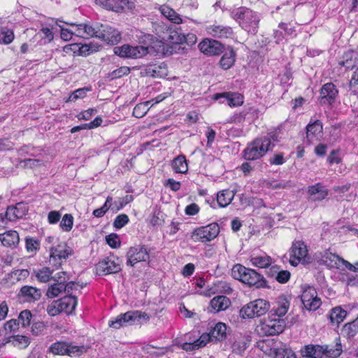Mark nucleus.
I'll return each instance as SVG.
<instances>
[{
	"mask_svg": "<svg viewBox=\"0 0 358 358\" xmlns=\"http://www.w3.org/2000/svg\"><path fill=\"white\" fill-rule=\"evenodd\" d=\"M230 15L242 29L248 33L255 34L257 32L260 17L257 12L247 7L241 6L233 9Z\"/></svg>",
	"mask_w": 358,
	"mask_h": 358,
	"instance_id": "1",
	"label": "nucleus"
},
{
	"mask_svg": "<svg viewBox=\"0 0 358 358\" xmlns=\"http://www.w3.org/2000/svg\"><path fill=\"white\" fill-rule=\"evenodd\" d=\"M231 275L234 279L238 280L249 286H255L257 288L266 286V280L261 274L241 264H236L233 266Z\"/></svg>",
	"mask_w": 358,
	"mask_h": 358,
	"instance_id": "2",
	"label": "nucleus"
},
{
	"mask_svg": "<svg viewBox=\"0 0 358 358\" xmlns=\"http://www.w3.org/2000/svg\"><path fill=\"white\" fill-rule=\"evenodd\" d=\"M270 308V304L266 300L259 299L243 306L239 311L243 319H252L264 315Z\"/></svg>",
	"mask_w": 358,
	"mask_h": 358,
	"instance_id": "3",
	"label": "nucleus"
},
{
	"mask_svg": "<svg viewBox=\"0 0 358 358\" xmlns=\"http://www.w3.org/2000/svg\"><path fill=\"white\" fill-rule=\"evenodd\" d=\"M271 144V140L268 138H256L244 150L245 159L255 160L263 157L269 150Z\"/></svg>",
	"mask_w": 358,
	"mask_h": 358,
	"instance_id": "4",
	"label": "nucleus"
},
{
	"mask_svg": "<svg viewBox=\"0 0 358 358\" xmlns=\"http://www.w3.org/2000/svg\"><path fill=\"white\" fill-rule=\"evenodd\" d=\"M73 255V249L65 242H57L50 248V263L59 268Z\"/></svg>",
	"mask_w": 358,
	"mask_h": 358,
	"instance_id": "5",
	"label": "nucleus"
},
{
	"mask_svg": "<svg viewBox=\"0 0 358 358\" xmlns=\"http://www.w3.org/2000/svg\"><path fill=\"white\" fill-rule=\"evenodd\" d=\"M141 320L148 321L149 320V316L145 313L138 310L128 311L119 315L115 320L110 321L109 326L114 329H120L122 327L140 322Z\"/></svg>",
	"mask_w": 358,
	"mask_h": 358,
	"instance_id": "6",
	"label": "nucleus"
},
{
	"mask_svg": "<svg viewBox=\"0 0 358 358\" xmlns=\"http://www.w3.org/2000/svg\"><path fill=\"white\" fill-rule=\"evenodd\" d=\"M87 351L84 345H76L71 343L57 341L49 348V352L55 355H69L71 357L80 356Z\"/></svg>",
	"mask_w": 358,
	"mask_h": 358,
	"instance_id": "7",
	"label": "nucleus"
},
{
	"mask_svg": "<svg viewBox=\"0 0 358 358\" xmlns=\"http://www.w3.org/2000/svg\"><path fill=\"white\" fill-rule=\"evenodd\" d=\"M290 264L298 266L300 263L306 264L309 262L308 250L306 243L302 241H294L289 250Z\"/></svg>",
	"mask_w": 358,
	"mask_h": 358,
	"instance_id": "8",
	"label": "nucleus"
},
{
	"mask_svg": "<svg viewBox=\"0 0 358 358\" xmlns=\"http://www.w3.org/2000/svg\"><path fill=\"white\" fill-rule=\"evenodd\" d=\"M285 328L284 320L271 317L262 320L257 326L259 334L264 336H273L282 333Z\"/></svg>",
	"mask_w": 358,
	"mask_h": 358,
	"instance_id": "9",
	"label": "nucleus"
},
{
	"mask_svg": "<svg viewBox=\"0 0 358 358\" xmlns=\"http://www.w3.org/2000/svg\"><path fill=\"white\" fill-rule=\"evenodd\" d=\"M113 51L116 55L120 57L137 59L146 55L148 53V48L141 45L132 46L124 44L114 48Z\"/></svg>",
	"mask_w": 358,
	"mask_h": 358,
	"instance_id": "10",
	"label": "nucleus"
},
{
	"mask_svg": "<svg viewBox=\"0 0 358 358\" xmlns=\"http://www.w3.org/2000/svg\"><path fill=\"white\" fill-rule=\"evenodd\" d=\"M219 232V225L216 223H212L194 230L192 238L195 242H207L214 239L218 235Z\"/></svg>",
	"mask_w": 358,
	"mask_h": 358,
	"instance_id": "11",
	"label": "nucleus"
},
{
	"mask_svg": "<svg viewBox=\"0 0 358 358\" xmlns=\"http://www.w3.org/2000/svg\"><path fill=\"white\" fill-rule=\"evenodd\" d=\"M120 271V261L114 257L105 258L96 265V273L99 275L116 273Z\"/></svg>",
	"mask_w": 358,
	"mask_h": 358,
	"instance_id": "12",
	"label": "nucleus"
},
{
	"mask_svg": "<svg viewBox=\"0 0 358 358\" xmlns=\"http://www.w3.org/2000/svg\"><path fill=\"white\" fill-rule=\"evenodd\" d=\"M301 299L304 307L309 310L317 309L321 304L320 299L317 297L315 289L311 286L303 288Z\"/></svg>",
	"mask_w": 358,
	"mask_h": 358,
	"instance_id": "13",
	"label": "nucleus"
},
{
	"mask_svg": "<svg viewBox=\"0 0 358 358\" xmlns=\"http://www.w3.org/2000/svg\"><path fill=\"white\" fill-rule=\"evenodd\" d=\"M127 257V264L134 266L138 262L148 261L150 255L144 245H136L129 250Z\"/></svg>",
	"mask_w": 358,
	"mask_h": 358,
	"instance_id": "14",
	"label": "nucleus"
},
{
	"mask_svg": "<svg viewBox=\"0 0 358 358\" xmlns=\"http://www.w3.org/2000/svg\"><path fill=\"white\" fill-rule=\"evenodd\" d=\"M96 38L101 39L107 44L115 45L120 41L121 34L116 29L100 24Z\"/></svg>",
	"mask_w": 358,
	"mask_h": 358,
	"instance_id": "15",
	"label": "nucleus"
},
{
	"mask_svg": "<svg viewBox=\"0 0 358 358\" xmlns=\"http://www.w3.org/2000/svg\"><path fill=\"white\" fill-rule=\"evenodd\" d=\"M199 49L207 56L218 55L223 52V45L217 41L205 38L199 43Z\"/></svg>",
	"mask_w": 358,
	"mask_h": 358,
	"instance_id": "16",
	"label": "nucleus"
},
{
	"mask_svg": "<svg viewBox=\"0 0 358 358\" xmlns=\"http://www.w3.org/2000/svg\"><path fill=\"white\" fill-rule=\"evenodd\" d=\"M338 91L336 85L331 83L324 84L320 90V103L331 105L338 96Z\"/></svg>",
	"mask_w": 358,
	"mask_h": 358,
	"instance_id": "17",
	"label": "nucleus"
},
{
	"mask_svg": "<svg viewBox=\"0 0 358 358\" xmlns=\"http://www.w3.org/2000/svg\"><path fill=\"white\" fill-rule=\"evenodd\" d=\"M99 24L92 26L89 24H80L75 26V36L84 38L96 37L99 31Z\"/></svg>",
	"mask_w": 358,
	"mask_h": 358,
	"instance_id": "18",
	"label": "nucleus"
},
{
	"mask_svg": "<svg viewBox=\"0 0 358 358\" xmlns=\"http://www.w3.org/2000/svg\"><path fill=\"white\" fill-rule=\"evenodd\" d=\"M28 211V206L24 203H18L15 206L7 208L6 216L9 221H15L22 218Z\"/></svg>",
	"mask_w": 358,
	"mask_h": 358,
	"instance_id": "19",
	"label": "nucleus"
},
{
	"mask_svg": "<svg viewBox=\"0 0 358 358\" xmlns=\"http://www.w3.org/2000/svg\"><path fill=\"white\" fill-rule=\"evenodd\" d=\"M322 261L330 268L343 269L345 259L336 254L326 251L322 255Z\"/></svg>",
	"mask_w": 358,
	"mask_h": 358,
	"instance_id": "20",
	"label": "nucleus"
},
{
	"mask_svg": "<svg viewBox=\"0 0 358 358\" xmlns=\"http://www.w3.org/2000/svg\"><path fill=\"white\" fill-rule=\"evenodd\" d=\"M323 128L322 123L317 120L308 124L306 127V138L310 143L318 140L322 134Z\"/></svg>",
	"mask_w": 358,
	"mask_h": 358,
	"instance_id": "21",
	"label": "nucleus"
},
{
	"mask_svg": "<svg viewBox=\"0 0 358 358\" xmlns=\"http://www.w3.org/2000/svg\"><path fill=\"white\" fill-rule=\"evenodd\" d=\"M230 305L231 301L229 298L225 296H217L211 299L209 309L210 312L218 313L225 310Z\"/></svg>",
	"mask_w": 358,
	"mask_h": 358,
	"instance_id": "22",
	"label": "nucleus"
},
{
	"mask_svg": "<svg viewBox=\"0 0 358 358\" xmlns=\"http://www.w3.org/2000/svg\"><path fill=\"white\" fill-rule=\"evenodd\" d=\"M220 98H224L227 104L231 107L238 106L243 103V96L239 93L224 92L214 95L215 100H217Z\"/></svg>",
	"mask_w": 358,
	"mask_h": 358,
	"instance_id": "23",
	"label": "nucleus"
},
{
	"mask_svg": "<svg viewBox=\"0 0 358 358\" xmlns=\"http://www.w3.org/2000/svg\"><path fill=\"white\" fill-rule=\"evenodd\" d=\"M206 31L209 35L218 38H227L232 34V30L229 27L215 24L208 26Z\"/></svg>",
	"mask_w": 358,
	"mask_h": 358,
	"instance_id": "24",
	"label": "nucleus"
},
{
	"mask_svg": "<svg viewBox=\"0 0 358 358\" xmlns=\"http://www.w3.org/2000/svg\"><path fill=\"white\" fill-rule=\"evenodd\" d=\"M231 292L232 289L230 285L226 281L220 280L214 283V285L209 289L204 292H201L200 294L210 296L212 294H215L216 293L230 294Z\"/></svg>",
	"mask_w": 358,
	"mask_h": 358,
	"instance_id": "25",
	"label": "nucleus"
},
{
	"mask_svg": "<svg viewBox=\"0 0 358 358\" xmlns=\"http://www.w3.org/2000/svg\"><path fill=\"white\" fill-rule=\"evenodd\" d=\"M20 296L28 302L38 300L41 296V290L32 286H24L20 289Z\"/></svg>",
	"mask_w": 358,
	"mask_h": 358,
	"instance_id": "26",
	"label": "nucleus"
},
{
	"mask_svg": "<svg viewBox=\"0 0 358 358\" xmlns=\"http://www.w3.org/2000/svg\"><path fill=\"white\" fill-rule=\"evenodd\" d=\"M308 193L311 200L322 201L327 196L328 190L321 183H317L308 187Z\"/></svg>",
	"mask_w": 358,
	"mask_h": 358,
	"instance_id": "27",
	"label": "nucleus"
},
{
	"mask_svg": "<svg viewBox=\"0 0 358 358\" xmlns=\"http://www.w3.org/2000/svg\"><path fill=\"white\" fill-rule=\"evenodd\" d=\"M60 309L66 313H71L76 308L78 301L76 295H67L58 300Z\"/></svg>",
	"mask_w": 358,
	"mask_h": 358,
	"instance_id": "28",
	"label": "nucleus"
},
{
	"mask_svg": "<svg viewBox=\"0 0 358 358\" xmlns=\"http://www.w3.org/2000/svg\"><path fill=\"white\" fill-rule=\"evenodd\" d=\"M0 241L4 246L15 247L20 241L19 234L16 231H8L0 234Z\"/></svg>",
	"mask_w": 358,
	"mask_h": 358,
	"instance_id": "29",
	"label": "nucleus"
},
{
	"mask_svg": "<svg viewBox=\"0 0 358 358\" xmlns=\"http://www.w3.org/2000/svg\"><path fill=\"white\" fill-rule=\"evenodd\" d=\"M324 352L323 346L312 345L305 346L301 350L303 356L307 358H322Z\"/></svg>",
	"mask_w": 358,
	"mask_h": 358,
	"instance_id": "30",
	"label": "nucleus"
},
{
	"mask_svg": "<svg viewBox=\"0 0 358 358\" xmlns=\"http://www.w3.org/2000/svg\"><path fill=\"white\" fill-rule=\"evenodd\" d=\"M289 307V301L284 296H279L277 299L275 305L273 306L272 311L274 313L275 316L280 317L285 315Z\"/></svg>",
	"mask_w": 358,
	"mask_h": 358,
	"instance_id": "31",
	"label": "nucleus"
},
{
	"mask_svg": "<svg viewBox=\"0 0 358 358\" xmlns=\"http://www.w3.org/2000/svg\"><path fill=\"white\" fill-rule=\"evenodd\" d=\"M236 192L234 190L224 189L217 193V201L220 207H226L231 203Z\"/></svg>",
	"mask_w": 358,
	"mask_h": 358,
	"instance_id": "32",
	"label": "nucleus"
},
{
	"mask_svg": "<svg viewBox=\"0 0 358 358\" xmlns=\"http://www.w3.org/2000/svg\"><path fill=\"white\" fill-rule=\"evenodd\" d=\"M159 10L162 15L171 22L175 24H184L180 16L169 6L163 5L159 8Z\"/></svg>",
	"mask_w": 358,
	"mask_h": 358,
	"instance_id": "33",
	"label": "nucleus"
},
{
	"mask_svg": "<svg viewBox=\"0 0 358 358\" xmlns=\"http://www.w3.org/2000/svg\"><path fill=\"white\" fill-rule=\"evenodd\" d=\"M209 341V336L202 334L199 338L192 343H185L182 345V348L185 351H192L199 348L205 346Z\"/></svg>",
	"mask_w": 358,
	"mask_h": 358,
	"instance_id": "34",
	"label": "nucleus"
},
{
	"mask_svg": "<svg viewBox=\"0 0 358 358\" xmlns=\"http://www.w3.org/2000/svg\"><path fill=\"white\" fill-rule=\"evenodd\" d=\"M235 60V52L232 49H229L228 50L225 51L222 56L220 61V64L223 69L227 70L234 65Z\"/></svg>",
	"mask_w": 358,
	"mask_h": 358,
	"instance_id": "35",
	"label": "nucleus"
},
{
	"mask_svg": "<svg viewBox=\"0 0 358 358\" xmlns=\"http://www.w3.org/2000/svg\"><path fill=\"white\" fill-rule=\"evenodd\" d=\"M122 0H96V4L116 13L122 11Z\"/></svg>",
	"mask_w": 358,
	"mask_h": 358,
	"instance_id": "36",
	"label": "nucleus"
},
{
	"mask_svg": "<svg viewBox=\"0 0 358 358\" xmlns=\"http://www.w3.org/2000/svg\"><path fill=\"white\" fill-rule=\"evenodd\" d=\"M250 262L254 266L259 268H267L272 264V259L270 256L263 254L258 256L251 257Z\"/></svg>",
	"mask_w": 358,
	"mask_h": 358,
	"instance_id": "37",
	"label": "nucleus"
},
{
	"mask_svg": "<svg viewBox=\"0 0 358 358\" xmlns=\"http://www.w3.org/2000/svg\"><path fill=\"white\" fill-rule=\"evenodd\" d=\"M173 171L179 173H185L188 171V166L185 156L179 155L176 157L171 164Z\"/></svg>",
	"mask_w": 358,
	"mask_h": 358,
	"instance_id": "38",
	"label": "nucleus"
},
{
	"mask_svg": "<svg viewBox=\"0 0 358 358\" xmlns=\"http://www.w3.org/2000/svg\"><path fill=\"white\" fill-rule=\"evenodd\" d=\"M187 25L182 24V26L179 28V30L181 31V36H179L180 38L178 39V42L179 43H186L188 45H194L196 42V36L195 34L192 33H186L188 31L187 28Z\"/></svg>",
	"mask_w": 358,
	"mask_h": 358,
	"instance_id": "39",
	"label": "nucleus"
},
{
	"mask_svg": "<svg viewBox=\"0 0 358 358\" xmlns=\"http://www.w3.org/2000/svg\"><path fill=\"white\" fill-rule=\"evenodd\" d=\"M227 326L224 323L219 322L214 328L211 330L209 336V340L210 338H215L216 340H223L225 338L227 335Z\"/></svg>",
	"mask_w": 358,
	"mask_h": 358,
	"instance_id": "40",
	"label": "nucleus"
},
{
	"mask_svg": "<svg viewBox=\"0 0 358 358\" xmlns=\"http://www.w3.org/2000/svg\"><path fill=\"white\" fill-rule=\"evenodd\" d=\"M34 273L36 279L41 282L45 283L52 279V271L48 267L35 270Z\"/></svg>",
	"mask_w": 358,
	"mask_h": 358,
	"instance_id": "41",
	"label": "nucleus"
},
{
	"mask_svg": "<svg viewBox=\"0 0 358 358\" xmlns=\"http://www.w3.org/2000/svg\"><path fill=\"white\" fill-rule=\"evenodd\" d=\"M346 315L347 312L345 310L341 307H336L331 310L329 319L332 323L338 324L343 321Z\"/></svg>",
	"mask_w": 358,
	"mask_h": 358,
	"instance_id": "42",
	"label": "nucleus"
},
{
	"mask_svg": "<svg viewBox=\"0 0 358 358\" xmlns=\"http://www.w3.org/2000/svg\"><path fill=\"white\" fill-rule=\"evenodd\" d=\"M343 60L339 62L341 66H345L347 69L355 66V59L357 58V52L354 50H349L343 55Z\"/></svg>",
	"mask_w": 358,
	"mask_h": 358,
	"instance_id": "43",
	"label": "nucleus"
},
{
	"mask_svg": "<svg viewBox=\"0 0 358 358\" xmlns=\"http://www.w3.org/2000/svg\"><path fill=\"white\" fill-rule=\"evenodd\" d=\"M147 74L154 78H162L167 74L165 65H154L147 69Z\"/></svg>",
	"mask_w": 358,
	"mask_h": 358,
	"instance_id": "44",
	"label": "nucleus"
},
{
	"mask_svg": "<svg viewBox=\"0 0 358 358\" xmlns=\"http://www.w3.org/2000/svg\"><path fill=\"white\" fill-rule=\"evenodd\" d=\"M15 38L12 29L8 27H0V43L8 45L11 43Z\"/></svg>",
	"mask_w": 358,
	"mask_h": 358,
	"instance_id": "45",
	"label": "nucleus"
},
{
	"mask_svg": "<svg viewBox=\"0 0 358 358\" xmlns=\"http://www.w3.org/2000/svg\"><path fill=\"white\" fill-rule=\"evenodd\" d=\"M9 342L20 349L26 348L30 343V339L29 337L22 335H16L11 337Z\"/></svg>",
	"mask_w": 358,
	"mask_h": 358,
	"instance_id": "46",
	"label": "nucleus"
},
{
	"mask_svg": "<svg viewBox=\"0 0 358 358\" xmlns=\"http://www.w3.org/2000/svg\"><path fill=\"white\" fill-rule=\"evenodd\" d=\"M342 331L348 338L355 336L358 332V317L353 322L346 324Z\"/></svg>",
	"mask_w": 358,
	"mask_h": 358,
	"instance_id": "47",
	"label": "nucleus"
},
{
	"mask_svg": "<svg viewBox=\"0 0 358 358\" xmlns=\"http://www.w3.org/2000/svg\"><path fill=\"white\" fill-rule=\"evenodd\" d=\"M64 284L56 282L48 287L46 295L48 298H55L64 292Z\"/></svg>",
	"mask_w": 358,
	"mask_h": 358,
	"instance_id": "48",
	"label": "nucleus"
},
{
	"mask_svg": "<svg viewBox=\"0 0 358 358\" xmlns=\"http://www.w3.org/2000/svg\"><path fill=\"white\" fill-rule=\"evenodd\" d=\"M150 101H145L137 104L133 110V115L136 117H143L149 110L148 105Z\"/></svg>",
	"mask_w": 358,
	"mask_h": 358,
	"instance_id": "49",
	"label": "nucleus"
},
{
	"mask_svg": "<svg viewBox=\"0 0 358 358\" xmlns=\"http://www.w3.org/2000/svg\"><path fill=\"white\" fill-rule=\"evenodd\" d=\"M90 91L89 87L80 88L75 90L67 99L66 102H74L78 99H83L87 93Z\"/></svg>",
	"mask_w": 358,
	"mask_h": 358,
	"instance_id": "50",
	"label": "nucleus"
},
{
	"mask_svg": "<svg viewBox=\"0 0 358 358\" xmlns=\"http://www.w3.org/2000/svg\"><path fill=\"white\" fill-rule=\"evenodd\" d=\"M29 272L27 269H19L15 270L10 273L8 274L9 278L13 280V282L15 281H20L26 279L29 276Z\"/></svg>",
	"mask_w": 358,
	"mask_h": 358,
	"instance_id": "51",
	"label": "nucleus"
},
{
	"mask_svg": "<svg viewBox=\"0 0 358 358\" xmlns=\"http://www.w3.org/2000/svg\"><path fill=\"white\" fill-rule=\"evenodd\" d=\"M73 224V217L71 214H65L60 222V227L64 231H70Z\"/></svg>",
	"mask_w": 358,
	"mask_h": 358,
	"instance_id": "52",
	"label": "nucleus"
},
{
	"mask_svg": "<svg viewBox=\"0 0 358 358\" xmlns=\"http://www.w3.org/2000/svg\"><path fill=\"white\" fill-rule=\"evenodd\" d=\"M31 317V313L28 310H24L20 313L17 322L19 324H21L22 327H25L30 324Z\"/></svg>",
	"mask_w": 358,
	"mask_h": 358,
	"instance_id": "53",
	"label": "nucleus"
},
{
	"mask_svg": "<svg viewBox=\"0 0 358 358\" xmlns=\"http://www.w3.org/2000/svg\"><path fill=\"white\" fill-rule=\"evenodd\" d=\"M325 350L324 355L329 357L336 358L340 356L342 352L341 345L337 343L334 348H324Z\"/></svg>",
	"mask_w": 358,
	"mask_h": 358,
	"instance_id": "54",
	"label": "nucleus"
},
{
	"mask_svg": "<svg viewBox=\"0 0 358 358\" xmlns=\"http://www.w3.org/2000/svg\"><path fill=\"white\" fill-rule=\"evenodd\" d=\"M19 328V322L17 320L12 319L7 321L3 326V331L6 334H10L11 332L15 331Z\"/></svg>",
	"mask_w": 358,
	"mask_h": 358,
	"instance_id": "55",
	"label": "nucleus"
},
{
	"mask_svg": "<svg viewBox=\"0 0 358 358\" xmlns=\"http://www.w3.org/2000/svg\"><path fill=\"white\" fill-rule=\"evenodd\" d=\"M275 358H296V357L291 349L280 348L275 351Z\"/></svg>",
	"mask_w": 358,
	"mask_h": 358,
	"instance_id": "56",
	"label": "nucleus"
},
{
	"mask_svg": "<svg viewBox=\"0 0 358 358\" xmlns=\"http://www.w3.org/2000/svg\"><path fill=\"white\" fill-rule=\"evenodd\" d=\"M64 292L66 293L68 295H73V293H76V292H80V289L83 288V286H80V285L71 281L66 285H64Z\"/></svg>",
	"mask_w": 358,
	"mask_h": 358,
	"instance_id": "57",
	"label": "nucleus"
},
{
	"mask_svg": "<svg viewBox=\"0 0 358 358\" xmlns=\"http://www.w3.org/2000/svg\"><path fill=\"white\" fill-rule=\"evenodd\" d=\"M129 220V217L126 214L119 215L115 219L113 226L116 229H121L128 223Z\"/></svg>",
	"mask_w": 358,
	"mask_h": 358,
	"instance_id": "58",
	"label": "nucleus"
},
{
	"mask_svg": "<svg viewBox=\"0 0 358 358\" xmlns=\"http://www.w3.org/2000/svg\"><path fill=\"white\" fill-rule=\"evenodd\" d=\"M130 73V69L127 66H121L120 68L114 70L110 74L112 79L119 78L123 76L128 75Z\"/></svg>",
	"mask_w": 358,
	"mask_h": 358,
	"instance_id": "59",
	"label": "nucleus"
},
{
	"mask_svg": "<svg viewBox=\"0 0 358 358\" xmlns=\"http://www.w3.org/2000/svg\"><path fill=\"white\" fill-rule=\"evenodd\" d=\"M71 26L72 27L71 29L61 28V38L66 41L71 40L73 36L75 35L76 24H71Z\"/></svg>",
	"mask_w": 358,
	"mask_h": 358,
	"instance_id": "60",
	"label": "nucleus"
},
{
	"mask_svg": "<svg viewBox=\"0 0 358 358\" xmlns=\"http://www.w3.org/2000/svg\"><path fill=\"white\" fill-rule=\"evenodd\" d=\"M62 311V309H60V305L59 303L58 300L53 301L47 307V313L50 316L57 315Z\"/></svg>",
	"mask_w": 358,
	"mask_h": 358,
	"instance_id": "61",
	"label": "nucleus"
},
{
	"mask_svg": "<svg viewBox=\"0 0 358 358\" xmlns=\"http://www.w3.org/2000/svg\"><path fill=\"white\" fill-rule=\"evenodd\" d=\"M106 239L107 243L113 248H117L120 245L119 237L115 234H110L106 236Z\"/></svg>",
	"mask_w": 358,
	"mask_h": 358,
	"instance_id": "62",
	"label": "nucleus"
},
{
	"mask_svg": "<svg viewBox=\"0 0 358 358\" xmlns=\"http://www.w3.org/2000/svg\"><path fill=\"white\" fill-rule=\"evenodd\" d=\"M45 329V324L43 322H34L31 326V332L34 335L38 336Z\"/></svg>",
	"mask_w": 358,
	"mask_h": 358,
	"instance_id": "63",
	"label": "nucleus"
},
{
	"mask_svg": "<svg viewBox=\"0 0 358 358\" xmlns=\"http://www.w3.org/2000/svg\"><path fill=\"white\" fill-rule=\"evenodd\" d=\"M26 248L29 252H34L39 249V243L33 238H27Z\"/></svg>",
	"mask_w": 358,
	"mask_h": 358,
	"instance_id": "64",
	"label": "nucleus"
}]
</instances>
